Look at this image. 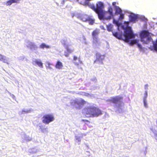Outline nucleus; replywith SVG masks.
<instances>
[{
  "label": "nucleus",
  "mask_w": 157,
  "mask_h": 157,
  "mask_svg": "<svg viewBox=\"0 0 157 157\" xmlns=\"http://www.w3.org/2000/svg\"><path fill=\"white\" fill-rule=\"evenodd\" d=\"M129 22L124 21V25L122 26V29L124 30V33L117 32H112L113 35L119 39L124 40L131 46L137 44L140 50L142 51L144 48L140 44L138 43L139 40L135 39L136 36H138V34L134 33L131 27L129 26Z\"/></svg>",
  "instance_id": "obj_1"
},
{
  "label": "nucleus",
  "mask_w": 157,
  "mask_h": 157,
  "mask_svg": "<svg viewBox=\"0 0 157 157\" xmlns=\"http://www.w3.org/2000/svg\"><path fill=\"white\" fill-rule=\"evenodd\" d=\"M122 97L120 96L111 98L106 100L112 103V106L115 112L117 113H121L124 112V104L123 102Z\"/></svg>",
  "instance_id": "obj_2"
},
{
  "label": "nucleus",
  "mask_w": 157,
  "mask_h": 157,
  "mask_svg": "<svg viewBox=\"0 0 157 157\" xmlns=\"http://www.w3.org/2000/svg\"><path fill=\"white\" fill-rule=\"evenodd\" d=\"M87 117H97L102 114L100 109L93 105L86 107L83 110Z\"/></svg>",
  "instance_id": "obj_3"
},
{
  "label": "nucleus",
  "mask_w": 157,
  "mask_h": 157,
  "mask_svg": "<svg viewBox=\"0 0 157 157\" xmlns=\"http://www.w3.org/2000/svg\"><path fill=\"white\" fill-rule=\"evenodd\" d=\"M113 16V10L111 7L109 8L108 11L104 10L98 16V18L101 20H110Z\"/></svg>",
  "instance_id": "obj_4"
},
{
  "label": "nucleus",
  "mask_w": 157,
  "mask_h": 157,
  "mask_svg": "<svg viewBox=\"0 0 157 157\" xmlns=\"http://www.w3.org/2000/svg\"><path fill=\"white\" fill-rule=\"evenodd\" d=\"M70 104L71 105L77 109H81L86 101L81 98L75 99L71 101Z\"/></svg>",
  "instance_id": "obj_5"
},
{
  "label": "nucleus",
  "mask_w": 157,
  "mask_h": 157,
  "mask_svg": "<svg viewBox=\"0 0 157 157\" xmlns=\"http://www.w3.org/2000/svg\"><path fill=\"white\" fill-rule=\"evenodd\" d=\"M104 3L101 2H98L97 3L96 6L92 4L90 6L98 14V16L104 11Z\"/></svg>",
  "instance_id": "obj_6"
},
{
  "label": "nucleus",
  "mask_w": 157,
  "mask_h": 157,
  "mask_svg": "<svg viewBox=\"0 0 157 157\" xmlns=\"http://www.w3.org/2000/svg\"><path fill=\"white\" fill-rule=\"evenodd\" d=\"M77 17L84 22H88L89 24L92 25L94 23V20L92 17L89 16L86 14H79L77 15Z\"/></svg>",
  "instance_id": "obj_7"
},
{
  "label": "nucleus",
  "mask_w": 157,
  "mask_h": 157,
  "mask_svg": "<svg viewBox=\"0 0 157 157\" xmlns=\"http://www.w3.org/2000/svg\"><path fill=\"white\" fill-rule=\"evenodd\" d=\"M55 119L54 115L52 114H46L42 118V122L45 124H48L53 121Z\"/></svg>",
  "instance_id": "obj_8"
},
{
  "label": "nucleus",
  "mask_w": 157,
  "mask_h": 157,
  "mask_svg": "<svg viewBox=\"0 0 157 157\" xmlns=\"http://www.w3.org/2000/svg\"><path fill=\"white\" fill-rule=\"evenodd\" d=\"M25 44L26 46L31 50H36L38 48V46L34 42H32L29 40H26Z\"/></svg>",
  "instance_id": "obj_9"
},
{
  "label": "nucleus",
  "mask_w": 157,
  "mask_h": 157,
  "mask_svg": "<svg viewBox=\"0 0 157 157\" xmlns=\"http://www.w3.org/2000/svg\"><path fill=\"white\" fill-rule=\"evenodd\" d=\"M96 59L94 61V63H100L101 64H103V60L105 58L104 55H101L99 53H96Z\"/></svg>",
  "instance_id": "obj_10"
},
{
  "label": "nucleus",
  "mask_w": 157,
  "mask_h": 157,
  "mask_svg": "<svg viewBox=\"0 0 157 157\" xmlns=\"http://www.w3.org/2000/svg\"><path fill=\"white\" fill-rule=\"evenodd\" d=\"M32 63L34 65H38L40 68H42L43 67V63L39 59H33V60Z\"/></svg>",
  "instance_id": "obj_11"
},
{
  "label": "nucleus",
  "mask_w": 157,
  "mask_h": 157,
  "mask_svg": "<svg viewBox=\"0 0 157 157\" xmlns=\"http://www.w3.org/2000/svg\"><path fill=\"white\" fill-rule=\"evenodd\" d=\"M61 42L68 53H70L73 51V49H70L68 47V44L65 39L62 40Z\"/></svg>",
  "instance_id": "obj_12"
},
{
  "label": "nucleus",
  "mask_w": 157,
  "mask_h": 157,
  "mask_svg": "<svg viewBox=\"0 0 157 157\" xmlns=\"http://www.w3.org/2000/svg\"><path fill=\"white\" fill-rule=\"evenodd\" d=\"M138 17L137 15H136L134 13L131 14L129 16V21L131 22H135L137 20Z\"/></svg>",
  "instance_id": "obj_13"
},
{
  "label": "nucleus",
  "mask_w": 157,
  "mask_h": 157,
  "mask_svg": "<svg viewBox=\"0 0 157 157\" xmlns=\"http://www.w3.org/2000/svg\"><path fill=\"white\" fill-rule=\"evenodd\" d=\"M86 135V134L82 133H79L75 135V139L78 141L77 143L79 145L80 144L81 138H82L83 136H85Z\"/></svg>",
  "instance_id": "obj_14"
},
{
  "label": "nucleus",
  "mask_w": 157,
  "mask_h": 157,
  "mask_svg": "<svg viewBox=\"0 0 157 157\" xmlns=\"http://www.w3.org/2000/svg\"><path fill=\"white\" fill-rule=\"evenodd\" d=\"M93 45L94 47L98 48L100 45L101 42L98 38H93Z\"/></svg>",
  "instance_id": "obj_15"
},
{
  "label": "nucleus",
  "mask_w": 157,
  "mask_h": 157,
  "mask_svg": "<svg viewBox=\"0 0 157 157\" xmlns=\"http://www.w3.org/2000/svg\"><path fill=\"white\" fill-rule=\"evenodd\" d=\"M100 33V30L99 29H96L94 30L92 33L93 39L98 38V35Z\"/></svg>",
  "instance_id": "obj_16"
},
{
  "label": "nucleus",
  "mask_w": 157,
  "mask_h": 157,
  "mask_svg": "<svg viewBox=\"0 0 157 157\" xmlns=\"http://www.w3.org/2000/svg\"><path fill=\"white\" fill-rule=\"evenodd\" d=\"M39 127L41 132L45 134H47L48 133V128L47 127L45 128V125H40Z\"/></svg>",
  "instance_id": "obj_17"
},
{
  "label": "nucleus",
  "mask_w": 157,
  "mask_h": 157,
  "mask_svg": "<svg viewBox=\"0 0 157 157\" xmlns=\"http://www.w3.org/2000/svg\"><path fill=\"white\" fill-rule=\"evenodd\" d=\"M0 60L2 61L4 63H6L8 64H9L8 61H9V58L6 56L2 55L0 54Z\"/></svg>",
  "instance_id": "obj_18"
},
{
  "label": "nucleus",
  "mask_w": 157,
  "mask_h": 157,
  "mask_svg": "<svg viewBox=\"0 0 157 157\" xmlns=\"http://www.w3.org/2000/svg\"><path fill=\"white\" fill-rule=\"evenodd\" d=\"M73 63L76 65H78L79 63H81L82 61L79 58L78 59L76 56H74L73 59Z\"/></svg>",
  "instance_id": "obj_19"
},
{
  "label": "nucleus",
  "mask_w": 157,
  "mask_h": 157,
  "mask_svg": "<svg viewBox=\"0 0 157 157\" xmlns=\"http://www.w3.org/2000/svg\"><path fill=\"white\" fill-rule=\"evenodd\" d=\"M20 0H9L6 3L7 6H10L13 3H18Z\"/></svg>",
  "instance_id": "obj_20"
},
{
  "label": "nucleus",
  "mask_w": 157,
  "mask_h": 157,
  "mask_svg": "<svg viewBox=\"0 0 157 157\" xmlns=\"http://www.w3.org/2000/svg\"><path fill=\"white\" fill-rule=\"evenodd\" d=\"M116 2H113L112 3L113 5L114 6L115 10L116 13H120L121 12V9L118 6L116 5Z\"/></svg>",
  "instance_id": "obj_21"
},
{
  "label": "nucleus",
  "mask_w": 157,
  "mask_h": 157,
  "mask_svg": "<svg viewBox=\"0 0 157 157\" xmlns=\"http://www.w3.org/2000/svg\"><path fill=\"white\" fill-rule=\"evenodd\" d=\"M33 110L31 109H23L21 112H19V115L21 114H24L25 113H31L33 111Z\"/></svg>",
  "instance_id": "obj_22"
},
{
  "label": "nucleus",
  "mask_w": 157,
  "mask_h": 157,
  "mask_svg": "<svg viewBox=\"0 0 157 157\" xmlns=\"http://www.w3.org/2000/svg\"><path fill=\"white\" fill-rule=\"evenodd\" d=\"M63 67L62 63L59 61H58L56 65V67L58 69H60L62 68Z\"/></svg>",
  "instance_id": "obj_23"
},
{
  "label": "nucleus",
  "mask_w": 157,
  "mask_h": 157,
  "mask_svg": "<svg viewBox=\"0 0 157 157\" xmlns=\"http://www.w3.org/2000/svg\"><path fill=\"white\" fill-rule=\"evenodd\" d=\"M40 48L41 49H44V48L49 49L51 48V47L49 45H46L44 43H42L40 45Z\"/></svg>",
  "instance_id": "obj_24"
},
{
  "label": "nucleus",
  "mask_w": 157,
  "mask_h": 157,
  "mask_svg": "<svg viewBox=\"0 0 157 157\" xmlns=\"http://www.w3.org/2000/svg\"><path fill=\"white\" fill-rule=\"evenodd\" d=\"M22 136L23 138L27 141H30L32 139V138L31 137L27 136L25 134H23L22 135Z\"/></svg>",
  "instance_id": "obj_25"
},
{
  "label": "nucleus",
  "mask_w": 157,
  "mask_h": 157,
  "mask_svg": "<svg viewBox=\"0 0 157 157\" xmlns=\"http://www.w3.org/2000/svg\"><path fill=\"white\" fill-rule=\"evenodd\" d=\"M115 14H120V16L119 17V20H122L124 18V15L122 13V10H121V12H120V13H118L115 12Z\"/></svg>",
  "instance_id": "obj_26"
},
{
  "label": "nucleus",
  "mask_w": 157,
  "mask_h": 157,
  "mask_svg": "<svg viewBox=\"0 0 157 157\" xmlns=\"http://www.w3.org/2000/svg\"><path fill=\"white\" fill-rule=\"evenodd\" d=\"M113 26V25L111 24H110L109 25H107V30L109 32L112 31Z\"/></svg>",
  "instance_id": "obj_27"
},
{
  "label": "nucleus",
  "mask_w": 157,
  "mask_h": 157,
  "mask_svg": "<svg viewBox=\"0 0 157 157\" xmlns=\"http://www.w3.org/2000/svg\"><path fill=\"white\" fill-rule=\"evenodd\" d=\"M151 130L152 132L154 133L155 136V139L157 141V131H156L155 129H153V128H151Z\"/></svg>",
  "instance_id": "obj_28"
},
{
  "label": "nucleus",
  "mask_w": 157,
  "mask_h": 157,
  "mask_svg": "<svg viewBox=\"0 0 157 157\" xmlns=\"http://www.w3.org/2000/svg\"><path fill=\"white\" fill-rule=\"evenodd\" d=\"M143 101L144 107L146 108H148V105L147 103V100H143Z\"/></svg>",
  "instance_id": "obj_29"
},
{
  "label": "nucleus",
  "mask_w": 157,
  "mask_h": 157,
  "mask_svg": "<svg viewBox=\"0 0 157 157\" xmlns=\"http://www.w3.org/2000/svg\"><path fill=\"white\" fill-rule=\"evenodd\" d=\"M148 96L147 92L146 91H144V96L143 98V100H147V98Z\"/></svg>",
  "instance_id": "obj_30"
},
{
  "label": "nucleus",
  "mask_w": 157,
  "mask_h": 157,
  "mask_svg": "<svg viewBox=\"0 0 157 157\" xmlns=\"http://www.w3.org/2000/svg\"><path fill=\"white\" fill-rule=\"evenodd\" d=\"M81 94L82 95L85 96L87 97L90 96H91V95H92V94H90L88 93L85 92H82Z\"/></svg>",
  "instance_id": "obj_31"
},
{
  "label": "nucleus",
  "mask_w": 157,
  "mask_h": 157,
  "mask_svg": "<svg viewBox=\"0 0 157 157\" xmlns=\"http://www.w3.org/2000/svg\"><path fill=\"white\" fill-rule=\"evenodd\" d=\"M148 85L147 84H146L144 86V89L145 91L147 92V90L148 89Z\"/></svg>",
  "instance_id": "obj_32"
},
{
  "label": "nucleus",
  "mask_w": 157,
  "mask_h": 157,
  "mask_svg": "<svg viewBox=\"0 0 157 157\" xmlns=\"http://www.w3.org/2000/svg\"><path fill=\"white\" fill-rule=\"evenodd\" d=\"M51 64L49 63H48V64L47 67L49 69H52V67L50 66Z\"/></svg>",
  "instance_id": "obj_33"
},
{
  "label": "nucleus",
  "mask_w": 157,
  "mask_h": 157,
  "mask_svg": "<svg viewBox=\"0 0 157 157\" xmlns=\"http://www.w3.org/2000/svg\"><path fill=\"white\" fill-rule=\"evenodd\" d=\"M119 22L118 21H116L115 20H114L113 21V23L114 24H116L117 25H118Z\"/></svg>",
  "instance_id": "obj_34"
},
{
  "label": "nucleus",
  "mask_w": 157,
  "mask_h": 157,
  "mask_svg": "<svg viewBox=\"0 0 157 157\" xmlns=\"http://www.w3.org/2000/svg\"><path fill=\"white\" fill-rule=\"evenodd\" d=\"M24 59V57L23 56H20L19 58V60H22Z\"/></svg>",
  "instance_id": "obj_35"
},
{
  "label": "nucleus",
  "mask_w": 157,
  "mask_h": 157,
  "mask_svg": "<svg viewBox=\"0 0 157 157\" xmlns=\"http://www.w3.org/2000/svg\"><path fill=\"white\" fill-rule=\"evenodd\" d=\"M91 80L96 82L97 81V79L95 77H94L91 79Z\"/></svg>",
  "instance_id": "obj_36"
},
{
  "label": "nucleus",
  "mask_w": 157,
  "mask_h": 157,
  "mask_svg": "<svg viewBox=\"0 0 157 157\" xmlns=\"http://www.w3.org/2000/svg\"><path fill=\"white\" fill-rule=\"evenodd\" d=\"M64 55L66 57H67L69 56V54L67 53L66 52H65Z\"/></svg>",
  "instance_id": "obj_37"
},
{
  "label": "nucleus",
  "mask_w": 157,
  "mask_h": 157,
  "mask_svg": "<svg viewBox=\"0 0 157 157\" xmlns=\"http://www.w3.org/2000/svg\"><path fill=\"white\" fill-rule=\"evenodd\" d=\"M83 42L85 44H88L87 42L86 41V40H83Z\"/></svg>",
  "instance_id": "obj_38"
},
{
  "label": "nucleus",
  "mask_w": 157,
  "mask_h": 157,
  "mask_svg": "<svg viewBox=\"0 0 157 157\" xmlns=\"http://www.w3.org/2000/svg\"><path fill=\"white\" fill-rule=\"evenodd\" d=\"M100 28L101 29H104L105 30V28L104 27V26H102V25H101L100 26Z\"/></svg>",
  "instance_id": "obj_39"
},
{
  "label": "nucleus",
  "mask_w": 157,
  "mask_h": 157,
  "mask_svg": "<svg viewBox=\"0 0 157 157\" xmlns=\"http://www.w3.org/2000/svg\"><path fill=\"white\" fill-rule=\"evenodd\" d=\"M82 38L83 40H86V38L84 36H82Z\"/></svg>",
  "instance_id": "obj_40"
},
{
  "label": "nucleus",
  "mask_w": 157,
  "mask_h": 157,
  "mask_svg": "<svg viewBox=\"0 0 157 157\" xmlns=\"http://www.w3.org/2000/svg\"><path fill=\"white\" fill-rule=\"evenodd\" d=\"M65 0H63L61 2V4H64Z\"/></svg>",
  "instance_id": "obj_41"
},
{
  "label": "nucleus",
  "mask_w": 157,
  "mask_h": 157,
  "mask_svg": "<svg viewBox=\"0 0 157 157\" xmlns=\"http://www.w3.org/2000/svg\"><path fill=\"white\" fill-rule=\"evenodd\" d=\"M147 147H146V148H145V151L144 152V154H145V155H146V154L147 153V151H146V150H147Z\"/></svg>",
  "instance_id": "obj_42"
},
{
  "label": "nucleus",
  "mask_w": 157,
  "mask_h": 157,
  "mask_svg": "<svg viewBox=\"0 0 157 157\" xmlns=\"http://www.w3.org/2000/svg\"><path fill=\"white\" fill-rule=\"evenodd\" d=\"M56 3L57 6H59V4L57 2H56Z\"/></svg>",
  "instance_id": "obj_43"
}]
</instances>
